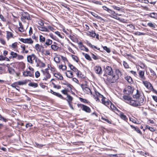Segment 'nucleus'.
Returning a JSON list of instances; mask_svg holds the SVG:
<instances>
[{"instance_id":"obj_1","label":"nucleus","mask_w":157,"mask_h":157,"mask_svg":"<svg viewBox=\"0 0 157 157\" xmlns=\"http://www.w3.org/2000/svg\"><path fill=\"white\" fill-rule=\"evenodd\" d=\"M132 97L134 100L127 95L123 96V98L126 102L134 107L140 106L144 104V96L142 92L137 90L136 93Z\"/></svg>"},{"instance_id":"obj_2","label":"nucleus","mask_w":157,"mask_h":157,"mask_svg":"<svg viewBox=\"0 0 157 157\" xmlns=\"http://www.w3.org/2000/svg\"><path fill=\"white\" fill-rule=\"evenodd\" d=\"M105 74L104 76L107 77V80L109 83H114L118 79V76L114 74V72L111 67L107 66L105 69Z\"/></svg>"},{"instance_id":"obj_3","label":"nucleus","mask_w":157,"mask_h":157,"mask_svg":"<svg viewBox=\"0 0 157 157\" xmlns=\"http://www.w3.org/2000/svg\"><path fill=\"white\" fill-rule=\"evenodd\" d=\"M96 94L97 96L99 97L102 98L101 101L103 104L108 106V105H109L110 101L104 97L102 95L100 94L98 92H96Z\"/></svg>"},{"instance_id":"obj_4","label":"nucleus","mask_w":157,"mask_h":157,"mask_svg":"<svg viewBox=\"0 0 157 157\" xmlns=\"http://www.w3.org/2000/svg\"><path fill=\"white\" fill-rule=\"evenodd\" d=\"M145 80H144L142 81L143 84L147 89L153 91L154 89L151 84L149 82Z\"/></svg>"},{"instance_id":"obj_5","label":"nucleus","mask_w":157,"mask_h":157,"mask_svg":"<svg viewBox=\"0 0 157 157\" xmlns=\"http://www.w3.org/2000/svg\"><path fill=\"white\" fill-rule=\"evenodd\" d=\"M31 20V18L29 16V14L26 12H24L22 14V17H21V20L22 21H24L25 20Z\"/></svg>"},{"instance_id":"obj_6","label":"nucleus","mask_w":157,"mask_h":157,"mask_svg":"<svg viewBox=\"0 0 157 157\" xmlns=\"http://www.w3.org/2000/svg\"><path fill=\"white\" fill-rule=\"evenodd\" d=\"M133 90L131 86H128L125 87L123 92L124 94L129 95L132 94Z\"/></svg>"},{"instance_id":"obj_7","label":"nucleus","mask_w":157,"mask_h":157,"mask_svg":"<svg viewBox=\"0 0 157 157\" xmlns=\"http://www.w3.org/2000/svg\"><path fill=\"white\" fill-rule=\"evenodd\" d=\"M78 107L82 108V110L85 111L87 113H90L91 112V110L90 108L85 105L80 104L78 105Z\"/></svg>"},{"instance_id":"obj_8","label":"nucleus","mask_w":157,"mask_h":157,"mask_svg":"<svg viewBox=\"0 0 157 157\" xmlns=\"http://www.w3.org/2000/svg\"><path fill=\"white\" fill-rule=\"evenodd\" d=\"M81 86L83 90L86 94H89L90 93L91 94H92L90 89L87 86V85L82 84H81Z\"/></svg>"},{"instance_id":"obj_9","label":"nucleus","mask_w":157,"mask_h":157,"mask_svg":"<svg viewBox=\"0 0 157 157\" xmlns=\"http://www.w3.org/2000/svg\"><path fill=\"white\" fill-rule=\"evenodd\" d=\"M19 40L21 41L25 44H32L33 43V41L31 38L26 39L21 38Z\"/></svg>"},{"instance_id":"obj_10","label":"nucleus","mask_w":157,"mask_h":157,"mask_svg":"<svg viewBox=\"0 0 157 157\" xmlns=\"http://www.w3.org/2000/svg\"><path fill=\"white\" fill-rule=\"evenodd\" d=\"M36 57V56L34 54H32L31 55H29L27 57V61L29 63H33V60H35Z\"/></svg>"},{"instance_id":"obj_11","label":"nucleus","mask_w":157,"mask_h":157,"mask_svg":"<svg viewBox=\"0 0 157 157\" xmlns=\"http://www.w3.org/2000/svg\"><path fill=\"white\" fill-rule=\"evenodd\" d=\"M139 77L141 81L146 80V78L144 76V71L142 70H138Z\"/></svg>"},{"instance_id":"obj_12","label":"nucleus","mask_w":157,"mask_h":157,"mask_svg":"<svg viewBox=\"0 0 157 157\" xmlns=\"http://www.w3.org/2000/svg\"><path fill=\"white\" fill-rule=\"evenodd\" d=\"M94 70L95 72L98 74H101L102 71L101 67L99 66H96L94 67Z\"/></svg>"},{"instance_id":"obj_13","label":"nucleus","mask_w":157,"mask_h":157,"mask_svg":"<svg viewBox=\"0 0 157 157\" xmlns=\"http://www.w3.org/2000/svg\"><path fill=\"white\" fill-rule=\"evenodd\" d=\"M23 75L25 77H33L34 76L33 72H31L30 71H25L23 72Z\"/></svg>"},{"instance_id":"obj_14","label":"nucleus","mask_w":157,"mask_h":157,"mask_svg":"<svg viewBox=\"0 0 157 157\" xmlns=\"http://www.w3.org/2000/svg\"><path fill=\"white\" fill-rule=\"evenodd\" d=\"M44 74L45 76V77H44L43 80H47L51 77V75L49 73L48 71L44 72V71H42Z\"/></svg>"},{"instance_id":"obj_15","label":"nucleus","mask_w":157,"mask_h":157,"mask_svg":"<svg viewBox=\"0 0 157 157\" xmlns=\"http://www.w3.org/2000/svg\"><path fill=\"white\" fill-rule=\"evenodd\" d=\"M124 78L129 83L132 84L133 82L132 78L130 76H127L125 77Z\"/></svg>"},{"instance_id":"obj_16","label":"nucleus","mask_w":157,"mask_h":157,"mask_svg":"<svg viewBox=\"0 0 157 157\" xmlns=\"http://www.w3.org/2000/svg\"><path fill=\"white\" fill-rule=\"evenodd\" d=\"M38 29L41 31H44L46 32H49L48 29L46 27L44 26H38Z\"/></svg>"},{"instance_id":"obj_17","label":"nucleus","mask_w":157,"mask_h":157,"mask_svg":"<svg viewBox=\"0 0 157 157\" xmlns=\"http://www.w3.org/2000/svg\"><path fill=\"white\" fill-rule=\"evenodd\" d=\"M130 126L132 128L134 129V130L136 131L137 133L140 134V135L142 134V132L138 128L136 127H135L132 125H130Z\"/></svg>"},{"instance_id":"obj_18","label":"nucleus","mask_w":157,"mask_h":157,"mask_svg":"<svg viewBox=\"0 0 157 157\" xmlns=\"http://www.w3.org/2000/svg\"><path fill=\"white\" fill-rule=\"evenodd\" d=\"M54 76L60 80H62L63 79V76L59 73H55L54 74Z\"/></svg>"},{"instance_id":"obj_19","label":"nucleus","mask_w":157,"mask_h":157,"mask_svg":"<svg viewBox=\"0 0 157 157\" xmlns=\"http://www.w3.org/2000/svg\"><path fill=\"white\" fill-rule=\"evenodd\" d=\"M148 16L157 19V13H150L148 14Z\"/></svg>"},{"instance_id":"obj_20","label":"nucleus","mask_w":157,"mask_h":157,"mask_svg":"<svg viewBox=\"0 0 157 157\" xmlns=\"http://www.w3.org/2000/svg\"><path fill=\"white\" fill-rule=\"evenodd\" d=\"M110 104V108L112 110H113V111L117 110V111H118V110L117 109V108L114 106V105L112 104V103L110 101L109 105H108V106H107L108 107H109V105Z\"/></svg>"},{"instance_id":"obj_21","label":"nucleus","mask_w":157,"mask_h":157,"mask_svg":"<svg viewBox=\"0 0 157 157\" xmlns=\"http://www.w3.org/2000/svg\"><path fill=\"white\" fill-rule=\"evenodd\" d=\"M35 62L36 63V67H39L40 66L41 61L37 57H36L35 60Z\"/></svg>"},{"instance_id":"obj_22","label":"nucleus","mask_w":157,"mask_h":157,"mask_svg":"<svg viewBox=\"0 0 157 157\" xmlns=\"http://www.w3.org/2000/svg\"><path fill=\"white\" fill-rule=\"evenodd\" d=\"M19 27L18 28V30L21 32H22L24 30L23 28L22 24L20 22H19Z\"/></svg>"},{"instance_id":"obj_23","label":"nucleus","mask_w":157,"mask_h":157,"mask_svg":"<svg viewBox=\"0 0 157 157\" xmlns=\"http://www.w3.org/2000/svg\"><path fill=\"white\" fill-rule=\"evenodd\" d=\"M52 43V40L47 39L46 40V42L44 44L47 46H49L51 45Z\"/></svg>"},{"instance_id":"obj_24","label":"nucleus","mask_w":157,"mask_h":157,"mask_svg":"<svg viewBox=\"0 0 157 157\" xmlns=\"http://www.w3.org/2000/svg\"><path fill=\"white\" fill-rule=\"evenodd\" d=\"M67 99H66V98L65 100L67 101L68 103L71 102L73 99V98L69 94L67 95Z\"/></svg>"},{"instance_id":"obj_25","label":"nucleus","mask_w":157,"mask_h":157,"mask_svg":"<svg viewBox=\"0 0 157 157\" xmlns=\"http://www.w3.org/2000/svg\"><path fill=\"white\" fill-rule=\"evenodd\" d=\"M8 71L9 73L10 74L13 75L15 73L14 70L11 67H9V68L8 69Z\"/></svg>"},{"instance_id":"obj_26","label":"nucleus","mask_w":157,"mask_h":157,"mask_svg":"<svg viewBox=\"0 0 157 157\" xmlns=\"http://www.w3.org/2000/svg\"><path fill=\"white\" fill-rule=\"evenodd\" d=\"M68 73H66V75L67 77L69 78H71L73 76V74L72 72L70 71H67Z\"/></svg>"},{"instance_id":"obj_27","label":"nucleus","mask_w":157,"mask_h":157,"mask_svg":"<svg viewBox=\"0 0 157 157\" xmlns=\"http://www.w3.org/2000/svg\"><path fill=\"white\" fill-rule=\"evenodd\" d=\"M120 116L122 119L124 120L125 121H126L128 120L126 116L124 115L123 113H121L120 114Z\"/></svg>"},{"instance_id":"obj_28","label":"nucleus","mask_w":157,"mask_h":157,"mask_svg":"<svg viewBox=\"0 0 157 157\" xmlns=\"http://www.w3.org/2000/svg\"><path fill=\"white\" fill-rule=\"evenodd\" d=\"M28 86H29L33 87L34 88H36L38 87V85L37 83H36L31 82L28 84Z\"/></svg>"},{"instance_id":"obj_29","label":"nucleus","mask_w":157,"mask_h":157,"mask_svg":"<svg viewBox=\"0 0 157 157\" xmlns=\"http://www.w3.org/2000/svg\"><path fill=\"white\" fill-rule=\"evenodd\" d=\"M17 85H18L16 82L13 84H12L11 86L12 87L15 88L16 90L19 91V90L18 89H17V87L18 88H19V87Z\"/></svg>"},{"instance_id":"obj_30","label":"nucleus","mask_w":157,"mask_h":157,"mask_svg":"<svg viewBox=\"0 0 157 157\" xmlns=\"http://www.w3.org/2000/svg\"><path fill=\"white\" fill-rule=\"evenodd\" d=\"M147 26L151 28H155V23H152L151 22H149L147 24Z\"/></svg>"},{"instance_id":"obj_31","label":"nucleus","mask_w":157,"mask_h":157,"mask_svg":"<svg viewBox=\"0 0 157 157\" xmlns=\"http://www.w3.org/2000/svg\"><path fill=\"white\" fill-rule=\"evenodd\" d=\"M0 120L6 122L8 121V119L4 117L0 114Z\"/></svg>"},{"instance_id":"obj_32","label":"nucleus","mask_w":157,"mask_h":157,"mask_svg":"<svg viewBox=\"0 0 157 157\" xmlns=\"http://www.w3.org/2000/svg\"><path fill=\"white\" fill-rule=\"evenodd\" d=\"M51 48L54 51L57 50L58 47L56 45L52 44L51 45Z\"/></svg>"},{"instance_id":"obj_33","label":"nucleus","mask_w":157,"mask_h":157,"mask_svg":"<svg viewBox=\"0 0 157 157\" xmlns=\"http://www.w3.org/2000/svg\"><path fill=\"white\" fill-rule=\"evenodd\" d=\"M71 56L72 58L77 63H78V62L79 59L76 56L74 55H72Z\"/></svg>"},{"instance_id":"obj_34","label":"nucleus","mask_w":157,"mask_h":157,"mask_svg":"<svg viewBox=\"0 0 157 157\" xmlns=\"http://www.w3.org/2000/svg\"><path fill=\"white\" fill-rule=\"evenodd\" d=\"M39 40L40 42L42 43L44 42L45 41V38L41 35L40 36Z\"/></svg>"},{"instance_id":"obj_35","label":"nucleus","mask_w":157,"mask_h":157,"mask_svg":"<svg viewBox=\"0 0 157 157\" xmlns=\"http://www.w3.org/2000/svg\"><path fill=\"white\" fill-rule=\"evenodd\" d=\"M102 47L104 50L106 51L107 53H109L111 51L110 49L109 48H107V47L106 46H102Z\"/></svg>"},{"instance_id":"obj_36","label":"nucleus","mask_w":157,"mask_h":157,"mask_svg":"<svg viewBox=\"0 0 157 157\" xmlns=\"http://www.w3.org/2000/svg\"><path fill=\"white\" fill-rule=\"evenodd\" d=\"M17 85H22L25 84H26L27 82L26 81H19L17 82Z\"/></svg>"},{"instance_id":"obj_37","label":"nucleus","mask_w":157,"mask_h":157,"mask_svg":"<svg viewBox=\"0 0 157 157\" xmlns=\"http://www.w3.org/2000/svg\"><path fill=\"white\" fill-rule=\"evenodd\" d=\"M56 96L59 98H61L62 99H64V100H66V98H63V96L60 94L57 93H56L55 94V95Z\"/></svg>"},{"instance_id":"obj_38","label":"nucleus","mask_w":157,"mask_h":157,"mask_svg":"<svg viewBox=\"0 0 157 157\" xmlns=\"http://www.w3.org/2000/svg\"><path fill=\"white\" fill-rule=\"evenodd\" d=\"M10 55L12 56L13 58H16L18 56V54L13 52H11L10 53Z\"/></svg>"},{"instance_id":"obj_39","label":"nucleus","mask_w":157,"mask_h":157,"mask_svg":"<svg viewBox=\"0 0 157 157\" xmlns=\"http://www.w3.org/2000/svg\"><path fill=\"white\" fill-rule=\"evenodd\" d=\"M86 59L89 60L91 61L92 60V59L90 57V56L87 54H85L84 55Z\"/></svg>"},{"instance_id":"obj_40","label":"nucleus","mask_w":157,"mask_h":157,"mask_svg":"<svg viewBox=\"0 0 157 157\" xmlns=\"http://www.w3.org/2000/svg\"><path fill=\"white\" fill-rule=\"evenodd\" d=\"M123 65L125 68H128L129 67L128 64L125 61L123 62Z\"/></svg>"},{"instance_id":"obj_41","label":"nucleus","mask_w":157,"mask_h":157,"mask_svg":"<svg viewBox=\"0 0 157 157\" xmlns=\"http://www.w3.org/2000/svg\"><path fill=\"white\" fill-rule=\"evenodd\" d=\"M18 44V43L17 42H15L12 44L11 47L13 48H15L17 47V45Z\"/></svg>"},{"instance_id":"obj_42","label":"nucleus","mask_w":157,"mask_h":157,"mask_svg":"<svg viewBox=\"0 0 157 157\" xmlns=\"http://www.w3.org/2000/svg\"><path fill=\"white\" fill-rule=\"evenodd\" d=\"M90 13L91 15H92L94 17L97 18H99V16L97 14L95 13L94 12H91Z\"/></svg>"},{"instance_id":"obj_43","label":"nucleus","mask_w":157,"mask_h":157,"mask_svg":"<svg viewBox=\"0 0 157 157\" xmlns=\"http://www.w3.org/2000/svg\"><path fill=\"white\" fill-rule=\"evenodd\" d=\"M55 33L58 36H59V37L63 38V36H62L61 34H60V33L58 31H56L55 32Z\"/></svg>"},{"instance_id":"obj_44","label":"nucleus","mask_w":157,"mask_h":157,"mask_svg":"<svg viewBox=\"0 0 157 157\" xmlns=\"http://www.w3.org/2000/svg\"><path fill=\"white\" fill-rule=\"evenodd\" d=\"M114 9L118 10V11H120L121 8L120 7L116 6H111Z\"/></svg>"},{"instance_id":"obj_45","label":"nucleus","mask_w":157,"mask_h":157,"mask_svg":"<svg viewBox=\"0 0 157 157\" xmlns=\"http://www.w3.org/2000/svg\"><path fill=\"white\" fill-rule=\"evenodd\" d=\"M116 72L117 74V76H118V75H122L121 72L119 69H116Z\"/></svg>"},{"instance_id":"obj_46","label":"nucleus","mask_w":157,"mask_h":157,"mask_svg":"<svg viewBox=\"0 0 157 157\" xmlns=\"http://www.w3.org/2000/svg\"><path fill=\"white\" fill-rule=\"evenodd\" d=\"M129 120L130 121H132L133 123L136 124L137 123L136 119L135 117L134 118L130 117Z\"/></svg>"},{"instance_id":"obj_47","label":"nucleus","mask_w":157,"mask_h":157,"mask_svg":"<svg viewBox=\"0 0 157 157\" xmlns=\"http://www.w3.org/2000/svg\"><path fill=\"white\" fill-rule=\"evenodd\" d=\"M90 33V37H94L96 36V33H95L94 31H91Z\"/></svg>"},{"instance_id":"obj_48","label":"nucleus","mask_w":157,"mask_h":157,"mask_svg":"<svg viewBox=\"0 0 157 157\" xmlns=\"http://www.w3.org/2000/svg\"><path fill=\"white\" fill-rule=\"evenodd\" d=\"M35 144L36 146V147H37L39 148H42L43 147V146H44L43 145L38 144L37 143H35Z\"/></svg>"},{"instance_id":"obj_49","label":"nucleus","mask_w":157,"mask_h":157,"mask_svg":"<svg viewBox=\"0 0 157 157\" xmlns=\"http://www.w3.org/2000/svg\"><path fill=\"white\" fill-rule=\"evenodd\" d=\"M79 100L80 101L82 102H83V103H87V100L86 99H84L80 97Z\"/></svg>"},{"instance_id":"obj_50","label":"nucleus","mask_w":157,"mask_h":157,"mask_svg":"<svg viewBox=\"0 0 157 157\" xmlns=\"http://www.w3.org/2000/svg\"><path fill=\"white\" fill-rule=\"evenodd\" d=\"M101 119L102 120L104 121L108 122L109 124H111V121H109L107 118H103V117H102Z\"/></svg>"},{"instance_id":"obj_51","label":"nucleus","mask_w":157,"mask_h":157,"mask_svg":"<svg viewBox=\"0 0 157 157\" xmlns=\"http://www.w3.org/2000/svg\"><path fill=\"white\" fill-rule=\"evenodd\" d=\"M72 70L75 72H78L76 74V75L78 76V75L79 74V71H78V70L75 67H74V68L73 69H72Z\"/></svg>"},{"instance_id":"obj_52","label":"nucleus","mask_w":157,"mask_h":157,"mask_svg":"<svg viewBox=\"0 0 157 157\" xmlns=\"http://www.w3.org/2000/svg\"><path fill=\"white\" fill-rule=\"evenodd\" d=\"M0 18L3 22H6V20L5 18L2 14H0Z\"/></svg>"},{"instance_id":"obj_53","label":"nucleus","mask_w":157,"mask_h":157,"mask_svg":"<svg viewBox=\"0 0 157 157\" xmlns=\"http://www.w3.org/2000/svg\"><path fill=\"white\" fill-rule=\"evenodd\" d=\"M130 72L132 73V75H133L137 77V74L136 72L133 71H130Z\"/></svg>"},{"instance_id":"obj_54","label":"nucleus","mask_w":157,"mask_h":157,"mask_svg":"<svg viewBox=\"0 0 157 157\" xmlns=\"http://www.w3.org/2000/svg\"><path fill=\"white\" fill-rule=\"evenodd\" d=\"M47 28L48 29V30L49 31V30H50L51 31H53V30L54 29V28L50 25L48 26Z\"/></svg>"},{"instance_id":"obj_55","label":"nucleus","mask_w":157,"mask_h":157,"mask_svg":"<svg viewBox=\"0 0 157 157\" xmlns=\"http://www.w3.org/2000/svg\"><path fill=\"white\" fill-rule=\"evenodd\" d=\"M92 57L95 60H97L98 59V57L97 56L93 54H92Z\"/></svg>"},{"instance_id":"obj_56","label":"nucleus","mask_w":157,"mask_h":157,"mask_svg":"<svg viewBox=\"0 0 157 157\" xmlns=\"http://www.w3.org/2000/svg\"><path fill=\"white\" fill-rule=\"evenodd\" d=\"M40 73L38 71H37L36 72L35 75V77H36V78H38L40 76Z\"/></svg>"},{"instance_id":"obj_57","label":"nucleus","mask_w":157,"mask_h":157,"mask_svg":"<svg viewBox=\"0 0 157 157\" xmlns=\"http://www.w3.org/2000/svg\"><path fill=\"white\" fill-rule=\"evenodd\" d=\"M150 72L151 73V75H155L156 74L155 71L151 69H150Z\"/></svg>"},{"instance_id":"obj_58","label":"nucleus","mask_w":157,"mask_h":157,"mask_svg":"<svg viewBox=\"0 0 157 157\" xmlns=\"http://www.w3.org/2000/svg\"><path fill=\"white\" fill-rule=\"evenodd\" d=\"M68 66L70 68V69L72 70V69H73L75 67H74V66H73L72 64H71L70 63H68Z\"/></svg>"},{"instance_id":"obj_59","label":"nucleus","mask_w":157,"mask_h":157,"mask_svg":"<svg viewBox=\"0 0 157 157\" xmlns=\"http://www.w3.org/2000/svg\"><path fill=\"white\" fill-rule=\"evenodd\" d=\"M62 93L65 95H67L68 94L67 93V90H63L61 91Z\"/></svg>"},{"instance_id":"obj_60","label":"nucleus","mask_w":157,"mask_h":157,"mask_svg":"<svg viewBox=\"0 0 157 157\" xmlns=\"http://www.w3.org/2000/svg\"><path fill=\"white\" fill-rule=\"evenodd\" d=\"M17 57V59H22L24 58L23 56L21 55H18Z\"/></svg>"},{"instance_id":"obj_61","label":"nucleus","mask_w":157,"mask_h":157,"mask_svg":"<svg viewBox=\"0 0 157 157\" xmlns=\"http://www.w3.org/2000/svg\"><path fill=\"white\" fill-rule=\"evenodd\" d=\"M21 47L23 49V53H24V51L25 50V47L24 44H22L21 45Z\"/></svg>"},{"instance_id":"obj_62","label":"nucleus","mask_w":157,"mask_h":157,"mask_svg":"<svg viewBox=\"0 0 157 157\" xmlns=\"http://www.w3.org/2000/svg\"><path fill=\"white\" fill-rule=\"evenodd\" d=\"M0 42L4 45L6 44L5 40L1 38L0 39Z\"/></svg>"},{"instance_id":"obj_63","label":"nucleus","mask_w":157,"mask_h":157,"mask_svg":"<svg viewBox=\"0 0 157 157\" xmlns=\"http://www.w3.org/2000/svg\"><path fill=\"white\" fill-rule=\"evenodd\" d=\"M33 124H31V123H28L26 124L25 125V127L26 128H28L29 127H32L33 126Z\"/></svg>"},{"instance_id":"obj_64","label":"nucleus","mask_w":157,"mask_h":157,"mask_svg":"<svg viewBox=\"0 0 157 157\" xmlns=\"http://www.w3.org/2000/svg\"><path fill=\"white\" fill-rule=\"evenodd\" d=\"M152 98L156 102H157V96H153Z\"/></svg>"}]
</instances>
